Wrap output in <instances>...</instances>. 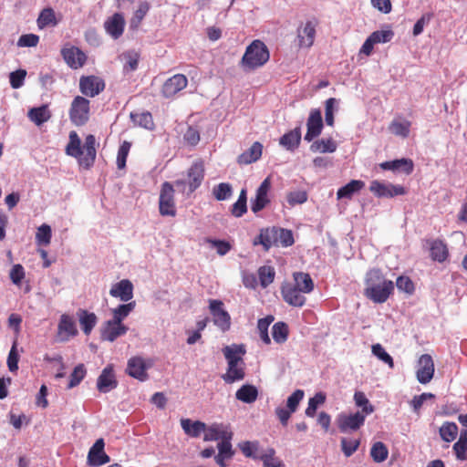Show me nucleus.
<instances>
[{"label":"nucleus","mask_w":467,"mask_h":467,"mask_svg":"<svg viewBox=\"0 0 467 467\" xmlns=\"http://www.w3.org/2000/svg\"><path fill=\"white\" fill-rule=\"evenodd\" d=\"M295 287L301 290L304 294H309L314 290V282L309 274L304 272H296L293 275Z\"/></svg>","instance_id":"e433bc0d"},{"label":"nucleus","mask_w":467,"mask_h":467,"mask_svg":"<svg viewBox=\"0 0 467 467\" xmlns=\"http://www.w3.org/2000/svg\"><path fill=\"white\" fill-rule=\"evenodd\" d=\"M233 439V431H231L229 425L223 423H213L210 426H206L203 441H225Z\"/></svg>","instance_id":"4468645a"},{"label":"nucleus","mask_w":467,"mask_h":467,"mask_svg":"<svg viewBox=\"0 0 467 467\" xmlns=\"http://www.w3.org/2000/svg\"><path fill=\"white\" fill-rule=\"evenodd\" d=\"M304 390L302 389H296L295 390L286 400V408L292 410L293 412H296L300 401L304 398Z\"/></svg>","instance_id":"774afa93"},{"label":"nucleus","mask_w":467,"mask_h":467,"mask_svg":"<svg viewBox=\"0 0 467 467\" xmlns=\"http://www.w3.org/2000/svg\"><path fill=\"white\" fill-rule=\"evenodd\" d=\"M104 27L110 36L114 39H118L123 34L125 27L123 16L119 13L114 14L105 21Z\"/></svg>","instance_id":"b1692460"},{"label":"nucleus","mask_w":467,"mask_h":467,"mask_svg":"<svg viewBox=\"0 0 467 467\" xmlns=\"http://www.w3.org/2000/svg\"><path fill=\"white\" fill-rule=\"evenodd\" d=\"M181 426L183 431L190 437L198 438L202 432L205 433L206 424L200 420L192 421L190 419H182Z\"/></svg>","instance_id":"473e14b6"},{"label":"nucleus","mask_w":467,"mask_h":467,"mask_svg":"<svg viewBox=\"0 0 467 467\" xmlns=\"http://www.w3.org/2000/svg\"><path fill=\"white\" fill-rule=\"evenodd\" d=\"M434 362L431 355L423 354L419 358L416 366V378L420 384L429 383L434 375Z\"/></svg>","instance_id":"9d476101"},{"label":"nucleus","mask_w":467,"mask_h":467,"mask_svg":"<svg viewBox=\"0 0 467 467\" xmlns=\"http://www.w3.org/2000/svg\"><path fill=\"white\" fill-rule=\"evenodd\" d=\"M270 57L266 45L261 40H254L245 49L241 65L245 70H253L264 66Z\"/></svg>","instance_id":"f03ea898"},{"label":"nucleus","mask_w":467,"mask_h":467,"mask_svg":"<svg viewBox=\"0 0 467 467\" xmlns=\"http://www.w3.org/2000/svg\"><path fill=\"white\" fill-rule=\"evenodd\" d=\"M213 194L218 201L228 200L233 194V188L228 182H221L214 186L213 189Z\"/></svg>","instance_id":"864d4df0"},{"label":"nucleus","mask_w":467,"mask_h":467,"mask_svg":"<svg viewBox=\"0 0 467 467\" xmlns=\"http://www.w3.org/2000/svg\"><path fill=\"white\" fill-rule=\"evenodd\" d=\"M132 122L147 130H152L154 127L152 116L150 112L130 113Z\"/></svg>","instance_id":"c03bdc74"},{"label":"nucleus","mask_w":467,"mask_h":467,"mask_svg":"<svg viewBox=\"0 0 467 467\" xmlns=\"http://www.w3.org/2000/svg\"><path fill=\"white\" fill-rule=\"evenodd\" d=\"M209 309L213 317V324L221 331H228L231 327V317L223 308V303L218 299H211L209 301Z\"/></svg>","instance_id":"423d86ee"},{"label":"nucleus","mask_w":467,"mask_h":467,"mask_svg":"<svg viewBox=\"0 0 467 467\" xmlns=\"http://www.w3.org/2000/svg\"><path fill=\"white\" fill-rule=\"evenodd\" d=\"M67 155L78 159L80 164V158L84 157V151L81 147V140L76 131L69 133V142L66 148Z\"/></svg>","instance_id":"c9c22d12"},{"label":"nucleus","mask_w":467,"mask_h":467,"mask_svg":"<svg viewBox=\"0 0 467 467\" xmlns=\"http://www.w3.org/2000/svg\"><path fill=\"white\" fill-rule=\"evenodd\" d=\"M57 335L60 341H67L78 335V328L72 317L63 314L57 326Z\"/></svg>","instance_id":"aec40b11"},{"label":"nucleus","mask_w":467,"mask_h":467,"mask_svg":"<svg viewBox=\"0 0 467 467\" xmlns=\"http://www.w3.org/2000/svg\"><path fill=\"white\" fill-rule=\"evenodd\" d=\"M188 79L182 74H176L168 78L161 88V93L165 98H171L179 91L187 87Z\"/></svg>","instance_id":"f3484780"},{"label":"nucleus","mask_w":467,"mask_h":467,"mask_svg":"<svg viewBox=\"0 0 467 467\" xmlns=\"http://www.w3.org/2000/svg\"><path fill=\"white\" fill-rule=\"evenodd\" d=\"M364 186V182L359 180H352L345 186L337 190V199H350L354 193L359 192Z\"/></svg>","instance_id":"a19ab883"},{"label":"nucleus","mask_w":467,"mask_h":467,"mask_svg":"<svg viewBox=\"0 0 467 467\" xmlns=\"http://www.w3.org/2000/svg\"><path fill=\"white\" fill-rule=\"evenodd\" d=\"M254 244H261L265 251L277 246V227L261 229L259 235L254 240Z\"/></svg>","instance_id":"393cba45"},{"label":"nucleus","mask_w":467,"mask_h":467,"mask_svg":"<svg viewBox=\"0 0 467 467\" xmlns=\"http://www.w3.org/2000/svg\"><path fill=\"white\" fill-rule=\"evenodd\" d=\"M86 373L87 370L83 364H78V366H76L72 373L70 374L67 389H73L76 386H78L85 378Z\"/></svg>","instance_id":"6e6d98bb"},{"label":"nucleus","mask_w":467,"mask_h":467,"mask_svg":"<svg viewBox=\"0 0 467 467\" xmlns=\"http://www.w3.org/2000/svg\"><path fill=\"white\" fill-rule=\"evenodd\" d=\"M388 455L389 450L383 442L377 441L372 445L370 449V456L374 462H382L388 458Z\"/></svg>","instance_id":"09e8293b"},{"label":"nucleus","mask_w":467,"mask_h":467,"mask_svg":"<svg viewBox=\"0 0 467 467\" xmlns=\"http://www.w3.org/2000/svg\"><path fill=\"white\" fill-rule=\"evenodd\" d=\"M159 211L162 216L173 217L176 215L174 189L173 186L168 182H165L161 185L159 198Z\"/></svg>","instance_id":"39448f33"},{"label":"nucleus","mask_w":467,"mask_h":467,"mask_svg":"<svg viewBox=\"0 0 467 467\" xmlns=\"http://www.w3.org/2000/svg\"><path fill=\"white\" fill-rule=\"evenodd\" d=\"M36 24L39 29H44L48 26H56L58 24V21L56 17L54 9L51 7L44 8L36 19Z\"/></svg>","instance_id":"58836bf2"},{"label":"nucleus","mask_w":467,"mask_h":467,"mask_svg":"<svg viewBox=\"0 0 467 467\" xmlns=\"http://www.w3.org/2000/svg\"><path fill=\"white\" fill-rule=\"evenodd\" d=\"M410 123L408 120H393L389 129L396 136L407 138L410 134Z\"/></svg>","instance_id":"8fccbe9b"},{"label":"nucleus","mask_w":467,"mask_h":467,"mask_svg":"<svg viewBox=\"0 0 467 467\" xmlns=\"http://www.w3.org/2000/svg\"><path fill=\"white\" fill-rule=\"evenodd\" d=\"M337 149V144L332 138L317 140L310 145L312 152L333 153Z\"/></svg>","instance_id":"ea45409f"},{"label":"nucleus","mask_w":467,"mask_h":467,"mask_svg":"<svg viewBox=\"0 0 467 467\" xmlns=\"http://www.w3.org/2000/svg\"><path fill=\"white\" fill-rule=\"evenodd\" d=\"M52 237L51 227L47 224H42L38 227L36 240V243L40 245H48L50 244Z\"/></svg>","instance_id":"052dcab7"},{"label":"nucleus","mask_w":467,"mask_h":467,"mask_svg":"<svg viewBox=\"0 0 467 467\" xmlns=\"http://www.w3.org/2000/svg\"><path fill=\"white\" fill-rule=\"evenodd\" d=\"M61 55L71 68L82 67L86 62V55L76 47H66L61 50Z\"/></svg>","instance_id":"412c9836"},{"label":"nucleus","mask_w":467,"mask_h":467,"mask_svg":"<svg viewBox=\"0 0 467 467\" xmlns=\"http://www.w3.org/2000/svg\"><path fill=\"white\" fill-rule=\"evenodd\" d=\"M90 101L81 96H77L71 102L69 119L76 126L85 125L89 119Z\"/></svg>","instance_id":"20e7f679"},{"label":"nucleus","mask_w":467,"mask_h":467,"mask_svg":"<svg viewBox=\"0 0 467 467\" xmlns=\"http://www.w3.org/2000/svg\"><path fill=\"white\" fill-rule=\"evenodd\" d=\"M235 398L244 403L251 404L258 398V389L251 384L243 385L235 393Z\"/></svg>","instance_id":"4c0bfd02"},{"label":"nucleus","mask_w":467,"mask_h":467,"mask_svg":"<svg viewBox=\"0 0 467 467\" xmlns=\"http://www.w3.org/2000/svg\"><path fill=\"white\" fill-rule=\"evenodd\" d=\"M360 441L348 440L347 438L341 439V450L346 457H350L359 447Z\"/></svg>","instance_id":"69168bd1"},{"label":"nucleus","mask_w":467,"mask_h":467,"mask_svg":"<svg viewBox=\"0 0 467 467\" xmlns=\"http://www.w3.org/2000/svg\"><path fill=\"white\" fill-rule=\"evenodd\" d=\"M430 245V253L432 260L439 263L444 262L449 256V251L446 244L440 240H430L428 241Z\"/></svg>","instance_id":"7c9ffc66"},{"label":"nucleus","mask_w":467,"mask_h":467,"mask_svg":"<svg viewBox=\"0 0 467 467\" xmlns=\"http://www.w3.org/2000/svg\"><path fill=\"white\" fill-rule=\"evenodd\" d=\"M135 306V301L119 305L117 307L112 309V320L118 323H122V321L134 310Z\"/></svg>","instance_id":"37998d69"},{"label":"nucleus","mask_w":467,"mask_h":467,"mask_svg":"<svg viewBox=\"0 0 467 467\" xmlns=\"http://www.w3.org/2000/svg\"><path fill=\"white\" fill-rule=\"evenodd\" d=\"M275 449L268 448L264 453L259 455V460L263 462L264 467H285L284 462L275 457Z\"/></svg>","instance_id":"a18cd8bd"},{"label":"nucleus","mask_w":467,"mask_h":467,"mask_svg":"<svg viewBox=\"0 0 467 467\" xmlns=\"http://www.w3.org/2000/svg\"><path fill=\"white\" fill-rule=\"evenodd\" d=\"M372 354L377 357L379 360L389 366V368H394V361L392 357L385 350L380 344H375L372 346Z\"/></svg>","instance_id":"4d7b16f0"},{"label":"nucleus","mask_w":467,"mask_h":467,"mask_svg":"<svg viewBox=\"0 0 467 467\" xmlns=\"http://www.w3.org/2000/svg\"><path fill=\"white\" fill-rule=\"evenodd\" d=\"M263 146L260 142H254L247 150L238 157L240 164H250L258 161L262 155Z\"/></svg>","instance_id":"f704fd0d"},{"label":"nucleus","mask_w":467,"mask_h":467,"mask_svg":"<svg viewBox=\"0 0 467 467\" xmlns=\"http://www.w3.org/2000/svg\"><path fill=\"white\" fill-rule=\"evenodd\" d=\"M275 271L273 266L264 265L258 269L260 285L265 288L274 282Z\"/></svg>","instance_id":"de8ad7c7"},{"label":"nucleus","mask_w":467,"mask_h":467,"mask_svg":"<svg viewBox=\"0 0 467 467\" xmlns=\"http://www.w3.org/2000/svg\"><path fill=\"white\" fill-rule=\"evenodd\" d=\"M245 364L228 365L226 373L222 376L225 383L232 384L245 377Z\"/></svg>","instance_id":"72a5a7b5"},{"label":"nucleus","mask_w":467,"mask_h":467,"mask_svg":"<svg viewBox=\"0 0 467 467\" xmlns=\"http://www.w3.org/2000/svg\"><path fill=\"white\" fill-rule=\"evenodd\" d=\"M273 338L277 343H283L287 339L288 327L283 322H277L272 328Z\"/></svg>","instance_id":"bf43d9fd"},{"label":"nucleus","mask_w":467,"mask_h":467,"mask_svg":"<svg viewBox=\"0 0 467 467\" xmlns=\"http://www.w3.org/2000/svg\"><path fill=\"white\" fill-rule=\"evenodd\" d=\"M129 327L123 323H118L112 319L106 321L101 327L102 340L114 342L118 337L124 336Z\"/></svg>","instance_id":"2eb2a0df"},{"label":"nucleus","mask_w":467,"mask_h":467,"mask_svg":"<svg viewBox=\"0 0 467 467\" xmlns=\"http://www.w3.org/2000/svg\"><path fill=\"white\" fill-rule=\"evenodd\" d=\"M223 352L228 365L244 364L243 356L245 354V348L243 345L233 344L226 346L223 348Z\"/></svg>","instance_id":"cd10ccee"},{"label":"nucleus","mask_w":467,"mask_h":467,"mask_svg":"<svg viewBox=\"0 0 467 467\" xmlns=\"http://www.w3.org/2000/svg\"><path fill=\"white\" fill-rule=\"evenodd\" d=\"M130 147L131 144L129 141H123V143L119 146L117 155V166L119 169L125 168Z\"/></svg>","instance_id":"338daca9"},{"label":"nucleus","mask_w":467,"mask_h":467,"mask_svg":"<svg viewBox=\"0 0 467 467\" xmlns=\"http://www.w3.org/2000/svg\"><path fill=\"white\" fill-rule=\"evenodd\" d=\"M27 117L36 126H41L51 119L52 113L48 106L44 104L40 107L30 109L27 112Z\"/></svg>","instance_id":"2f4dec72"},{"label":"nucleus","mask_w":467,"mask_h":467,"mask_svg":"<svg viewBox=\"0 0 467 467\" xmlns=\"http://www.w3.org/2000/svg\"><path fill=\"white\" fill-rule=\"evenodd\" d=\"M105 442L102 438L98 439L88 454V463L90 466H101L109 462L110 458L104 451Z\"/></svg>","instance_id":"dca6fc26"},{"label":"nucleus","mask_w":467,"mask_h":467,"mask_svg":"<svg viewBox=\"0 0 467 467\" xmlns=\"http://www.w3.org/2000/svg\"><path fill=\"white\" fill-rule=\"evenodd\" d=\"M456 458L464 461L467 458V431L461 432L459 440L453 444Z\"/></svg>","instance_id":"49530a36"},{"label":"nucleus","mask_w":467,"mask_h":467,"mask_svg":"<svg viewBox=\"0 0 467 467\" xmlns=\"http://www.w3.org/2000/svg\"><path fill=\"white\" fill-rule=\"evenodd\" d=\"M293 233L290 230L284 228H277V246L283 247L291 246L294 244Z\"/></svg>","instance_id":"e2e57ef3"},{"label":"nucleus","mask_w":467,"mask_h":467,"mask_svg":"<svg viewBox=\"0 0 467 467\" xmlns=\"http://www.w3.org/2000/svg\"><path fill=\"white\" fill-rule=\"evenodd\" d=\"M105 81L97 76H82L79 79L80 92L90 98H94L105 89Z\"/></svg>","instance_id":"1a4fd4ad"},{"label":"nucleus","mask_w":467,"mask_h":467,"mask_svg":"<svg viewBox=\"0 0 467 467\" xmlns=\"http://www.w3.org/2000/svg\"><path fill=\"white\" fill-rule=\"evenodd\" d=\"M79 324L85 335H89L97 324L98 317L94 313L88 312L87 310H79L78 313Z\"/></svg>","instance_id":"79ce46f5"},{"label":"nucleus","mask_w":467,"mask_h":467,"mask_svg":"<svg viewBox=\"0 0 467 467\" xmlns=\"http://www.w3.org/2000/svg\"><path fill=\"white\" fill-rule=\"evenodd\" d=\"M393 36L394 32L391 29L378 30L369 35V37L372 39L375 45L380 43H388L391 41Z\"/></svg>","instance_id":"0e129e2a"},{"label":"nucleus","mask_w":467,"mask_h":467,"mask_svg":"<svg viewBox=\"0 0 467 467\" xmlns=\"http://www.w3.org/2000/svg\"><path fill=\"white\" fill-rule=\"evenodd\" d=\"M19 353L17 351V341L15 340L7 357V367L10 372H16L18 369Z\"/></svg>","instance_id":"680f3d73"},{"label":"nucleus","mask_w":467,"mask_h":467,"mask_svg":"<svg viewBox=\"0 0 467 467\" xmlns=\"http://www.w3.org/2000/svg\"><path fill=\"white\" fill-rule=\"evenodd\" d=\"M301 141V127H296L294 130L285 133L279 139V144L285 150L294 151L298 148Z\"/></svg>","instance_id":"bb28decb"},{"label":"nucleus","mask_w":467,"mask_h":467,"mask_svg":"<svg viewBox=\"0 0 467 467\" xmlns=\"http://www.w3.org/2000/svg\"><path fill=\"white\" fill-rule=\"evenodd\" d=\"M385 171H401L405 174H410L413 171V162L410 159H399L391 161H384L379 164Z\"/></svg>","instance_id":"c85d7f7f"},{"label":"nucleus","mask_w":467,"mask_h":467,"mask_svg":"<svg viewBox=\"0 0 467 467\" xmlns=\"http://www.w3.org/2000/svg\"><path fill=\"white\" fill-rule=\"evenodd\" d=\"M150 366L142 358L132 357L128 360L126 372L129 376L140 381H145L148 379L147 369Z\"/></svg>","instance_id":"ddd939ff"},{"label":"nucleus","mask_w":467,"mask_h":467,"mask_svg":"<svg viewBox=\"0 0 467 467\" xmlns=\"http://www.w3.org/2000/svg\"><path fill=\"white\" fill-rule=\"evenodd\" d=\"M366 417L363 412L357 411L350 414H340L337 417V426L341 432L358 431L365 423Z\"/></svg>","instance_id":"6e6552de"},{"label":"nucleus","mask_w":467,"mask_h":467,"mask_svg":"<svg viewBox=\"0 0 467 467\" xmlns=\"http://www.w3.org/2000/svg\"><path fill=\"white\" fill-rule=\"evenodd\" d=\"M271 186V179L266 177L256 189L254 198L251 199V210L254 213H258L270 204L271 200L268 194Z\"/></svg>","instance_id":"0eeeda50"},{"label":"nucleus","mask_w":467,"mask_h":467,"mask_svg":"<svg viewBox=\"0 0 467 467\" xmlns=\"http://www.w3.org/2000/svg\"><path fill=\"white\" fill-rule=\"evenodd\" d=\"M354 401L356 405L361 408V411L365 416L371 414L374 411V407L369 403V400L362 391H356L354 394Z\"/></svg>","instance_id":"3c124183"},{"label":"nucleus","mask_w":467,"mask_h":467,"mask_svg":"<svg viewBox=\"0 0 467 467\" xmlns=\"http://www.w3.org/2000/svg\"><path fill=\"white\" fill-rule=\"evenodd\" d=\"M326 401V395L323 392H317L314 397L308 400L307 408L306 409V415L307 417H314L318 406Z\"/></svg>","instance_id":"603ef678"},{"label":"nucleus","mask_w":467,"mask_h":467,"mask_svg":"<svg viewBox=\"0 0 467 467\" xmlns=\"http://www.w3.org/2000/svg\"><path fill=\"white\" fill-rule=\"evenodd\" d=\"M316 27L311 21H307L297 30V38L300 47H310L315 40Z\"/></svg>","instance_id":"a878e982"},{"label":"nucleus","mask_w":467,"mask_h":467,"mask_svg":"<svg viewBox=\"0 0 467 467\" xmlns=\"http://www.w3.org/2000/svg\"><path fill=\"white\" fill-rule=\"evenodd\" d=\"M96 138L94 135H88L85 138V142L82 147L84 151V157L80 158V166L88 169L90 168L96 160Z\"/></svg>","instance_id":"5701e85b"},{"label":"nucleus","mask_w":467,"mask_h":467,"mask_svg":"<svg viewBox=\"0 0 467 467\" xmlns=\"http://www.w3.org/2000/svg\"><path fill=\"white\" fill-rule=\"evenodd\" d=\"M133 284L129 279H122L112 285L109 295L122 302H129L133 298Z\"/></svg>","instance_id":"6ab92c4d"},{"label":"nucleus","mask_w":467,"mask_h":467,"mask_svg":"<svg viewBox=\"0 0 467 467\" xmlns=\"http://www.w3.org/2000/svg\"><path fill=\"white\" fill-rule=\"evenodd\" d=\"M118 381L116 379L113 366L108 365L103 368L97 379V389L99 392L108 393L116 389Z\"/></svg>","instance_id":"a211bd4d"},{"label":"nucleus","mask_w":467,"mask_h":467,"mask_svg":"<svg viewBox=\"0 0 467 467\" xmlns=\"http://www.w3.org/2000/svg\"><path fill=\"white\" fill-rule=\"evenodd\" d=\"M307 130L304 137L305 140L310 142L318 137L323 130V119L321 110L314 109L310 111L306 121Z\"/></svg>","instance_id":"f8f14e48"},{"label":"nucleus","mask_w":467,"mask_h":467,"mask_svg":"<svg viewBox=\"0 0 467 467\" xmlns=\"http://www.w3.org/2000/svg\"><path fill=\"white\" fill-rule=\"evenodd\" d=\"M274 317L268 316L265 318H260L257 322V328L260 333V338L265 344H270L271 340L268 335V327L270 324L273 322Z\"/></svg>","instance_id":"13d9d810"},{"label":"nucleus","mask_w":467,"mask_h":467,"mask_svg":"<svg viewBox=\"0 0 467 467\" xmlns=\"http://www.w3.org/2000/svg\"><path fill=\"white\" fill-rule=\"evenodd\" d=\"M188 182L184 180L176 181V185L182 187V192L187 190V194L192 193L198 189L204 179V163L202 160L195 161L187 171Z\"/></svg>","instance_id":"7ed1b4c3"},{"label":"nucleus","mask_w":467,"mask_h":467,"mask_svg":"<svg viewBox=\"0 0 467 467\" xmlns=\"http://www.w3.org/2000/svg\"><path fill=\"white\" fill-rule=\"evenodd\" d=\"M281 294L284 300L290 306L301 307L306 303V297L303 292L292 285H283Z\"/></svg>","instance_id":"4be33fe9"},{"label":"nucleus","mask_w":467,"mask_h":467,"mask_svg":"<svg viewBox=\"0 0 467 467\" xmlns=\"http://www.w3.org/2000/svg\"><path fill=\"white\" fill-rule=\"evenodd\" d=\"M369 191L379 198H392L405 193L404 188L400 185L383 183L377 180L370 182Z\"/></svg>","instance_id":"9b49d317"},{"label":"nucleus","mask_w":467,"mask_h":467,"mask_svg":"<svg viewBox=\"0 0 467 467\" xmlns=\"http://www.w3.org/2000/svg\"><path fill=\"white\" fill-rule=\"evenodd\" d=\"M394 291V283L385 277L379 269L366 274L364 296L375 304H383Z\"/></svg>","instance_id":"f257e3e1"},{"label":"nucleus","mask_w":467,"mask_h":467,"mask_svg":"<svg viewBox=\"0 0 467 467\" xmlns=\"http://www.w3.org/2000/svg\"><path fill=\"white\" fill-rule=\"evenodd\" d=\"M231 441H221L217 444L218 454L214 456V461L220 467H225V462L231 460L234 455Z\"/></svg>","instance_id":"c756f323"},{"label":"nucleus","mask_w":467,"mask_h":467,"mask_svg":"<svg viewBox=\"0 0 467 467\" xmlns=\"http://www.w3.org/2000/svg\"><path fill=\"white\" fill-rule=\"evenodd\" d=\"M458 433V426L454 422H445L440 428V435L444 441L450 442L455 440Z\"/></svg>","instance_id":"5fc2aeb1"}]
</instances>
